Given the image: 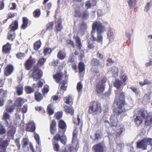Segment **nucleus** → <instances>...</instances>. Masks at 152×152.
<instances>
[{"label":"nucleus","instance_id":"nucleus-34","mask_svg":"<svg viewBox=\"0 0 152 152\" xmlns=\"http://www.w3.org/2000/svg\"><path fill=\"white\" fill-rule=\"evenodd\" d=\"M15 109V106L11 104V103H10L6 107V110L7 113H12L13 110Z\"/></svg>","mask_w":152,"mask_h":152},{"label":"nucleus","instance_id":"nucleus-41","mask_svg":"<svg viewBox=\"0 0 152 152\" xmlns=\"http://www.w3.org/2000/svg\"><path fill=\"white\" fill-rule=\"evenodd\" d=\"M111 72L113 76L115 77H116L118 76V69L116 67L113 66L111 67Z\"/></svg>","mask_w":152,"mask_h":152},{"label":"nucleus","instance_id":"nucleus-30","mask_svg":"<svg viewBox=\"0 0 152 152\" xmlns=\"http://www.w3.org/2000/svg\"><path fill=\"white\" fill-rule=\"evenodd\" d=\"M15 88L18 95H20L23 94V85L19 84Z\"/></svg>","mask_w":152,"mask_h":152},{"label":"nucleus","instance_id":"nucleus-63","mask_svg":"<svg viewBox=\"0 0 152 152\" xmlns=\"http://www.w3.org/2000/svg\"><path fill=\"white\" fill-rule=\"evenodd\" d=\"M25 55L24 53H18L16 55V56L18 58L20 59L23 58L25 56Z\"/></svg>","mask_w":152,"mask_h":152},{"label":"nucleus","instance_id":"nucleus-19","mask_svg":"<svg viewBox=\"0 0 152 152\" xmlns=\"http://www.w3.org/2000/svg\"><path fill=\"white\" fill-rule=\"evenodd\" d=\"M2 119L8 125L10 121V114L7 112L4 111L2 116Z\"/></svg>","mask_w":152,"mask_h":152},{"label":"nucleus","instance_id":"nucleus-18","mask_svg":"<svg viewBox=\"0 0 152 152\" xmlns=\"http://www.w3.org/2000/svg\"><path fill=\"white\" fill-rule=\"evenodd\" d=\"M151 94L152 91H150L145 94L142 100V103L143 104H146L149 102L151 98Z\"/></svg>","mask_w":152,"mask_h":152},{"label":"nucleus","instance_id":"nucleus-24","mask_svg":"<svg viewBox=\"0 0 152 152\" xmlns=\"http://www.w3.org/2000/svg\"><path fill=\"white\" fill-rule=\"evenodd\" d=\"M94 75L93 77L91 78V81L96 83L97 82V80L99 79V77L100 74L98 70H96L94 71L93 73Z\"/></svg>","mask_w":152,"mask_h":152},{"label":"nucleus","instance_id":"nucleus-38","mask_svg":"<svg viewBox=\"0 0 152 152\" xmlns=\"http://www.w3.org/2000/svg\"><path fill=\"white\" fill-rule=\"evenodd\" d=\"M64 108L66 113H70L71 115L74 114V110L71 107L66 105L64 106Z\"/></svg>","mask_w":152,"mask_h":152},{"label":"nucleus","instance_id":"nucleus-37","mask_svg":"<svg viewBox=\"0 0 152 152\" xmlns=\"http://www.w3.org/2000/svg\"><path fill=\"white\" fill-rule=\"evenodd\" d=\"M11 49V46L8 43L4 45L3 48V51L5 53H9Z\"/></svg>","mask_w":152,"mask_h":152},{"label":"nucleus","instance_id":"nucleus-2","mask_svg":"<svg viewBox=\"0 0 152 152\" xmlns=\"http://www.w3.org/2000/svg\"><path fill=\"white\" fill-rule=\"evenodd\" d=\"M91 36L94 41L101 43L103 37L102 33L105 31V28L100 22L99 21L94 22L92 26Z\"/></svg>","mask_w":152,"mask_h":152},{"label":"nucleus","instance_id":"nucleus-35","mask_svg":"<svg viewBox=\"0 0 152 152\" xmlns=\"http://www.w3.org/2000/svg\"><path fill=\"white\" fill-rule=\"evenodd\" d=\"M86 27L87 26L86 23L84 22H82L79 30V31L80 32V33L82 35H83L84 34V32L86 30Z\"/></svg>","mask_w":152,"mask_h":152},{"label":"nucleus","instance_id":"nucleus-61","mask_svg":"<svg viewBox=\"0 0 152 152\" xmlns=\"http://www.w3.org/2000/svg\"><path fill=\"white\" fill-rule=\"evenodd\" d=\"M62 112H58L55 115L56 118L58 120L60 119L62 117Z\"/></svg>","mask_w":152,"mask_h":152},{"label":"nucleus","instance_id":"nucleus-14","mask_svg":"<svg viewBox=\"0 0 152 152\" xmlns=\"http://www.w3.org/2000/svg\"><path fill=\"white\" fill-rule=\"evenodd\" d=\"M92 148L95 152H104L105 147L103 143H101L94 146Z\"/></svg>","mask_w":152,"mask_h":152},{"label":"nucleus","instance_id":"nucleus-44","mask_svg":"<svg viewBox=\"0 0 152 152\" xmlns=\"http://www.w3.org/2000/svg\"><path fill=\"white\" fill-rule=\"evenodd\" d=\"M83 88V85L80 82H79L77 84V89L78 91L79 95H81L82 89Z\"/></svg>","mask_w":152,"mask_h":152},{"label":"nucleus","instance_id":"nucleus-33","mask_svg":"<svg viewBox=\"0 0 152 152\" xmlns=\"http://www.w3.org/2000/svg\"><path fill=\"white\" fill-rule=\"evenodd\" d=\"M67 77L66 76H65V80H63L61 82V89L65 91L66 90L67 86H65V85L67 82Z\"/></svg>","mask_w":152,"mask_h":152},{"label":"nucleus","instance_id":"nucleus-26","mask_svg":"<svg viewBox=\"0 0 152 152\" xmlns=\"http://www.w3.org/2000/svg\"><path fill=\"white\" fill-rule=\"evenodd\" d=\"M107 34V37L109 39V42H111L113 39L114 36L113 29L110 28Z\"/></svg>","mask_w":152,"mask_h":152},{"label":"nucleus","instance_id":"nucleus-7","mask_svg":"<svg viewBox=\"0 0 152 152\" xmlns=\"http://www.w3.org/2000/svg\"><path fill=\"white\" fill-rule=\"evenodd\" d=\"M75 16L79 17H81L83 19H86L88 18L89 14L87 10L84 11L82 13H80V10L79 7L75 8Z\"/></svg>","mask_w":152,"mask_h":152},{"label":"nucleus","instance_id":"nucleus-48","mask_svg":"<svg viewBox=\"0 0 152 152\" xmlns=\"http://www.w3.org/2000/svg\"><path fill=\"white\" fill-rule=\"evenodd\" d=\"M46 61V59L45 58H42L40 59L37 63L38 65L36 66H38V67L39 66H41L43 65Z\"/></svg>","mask_w":152,"mask_h":152},{"label":"nucleus","instance_id":"nucleus-46","mask_svg":"<svg viewBox=\"0 0 152 152\" xmlns=\"http://www.w3.org/2000/svg\"><path fill=\"white\" fill-rule=\"evenodd\" d=\"M94 138H92V136H91V138L94 141L97 142L98 140H100L102 138V136L99 133H96L94 135Z\"/></svg>","mask_w":152,"mask_h":152},{"label":"nucleus","instance_id":"nucleus-27","mask_svg":"<svg viewBox=\"0 0 152 152\" xmlns=\"http://www.w3.org/2000/svg\"><path fill=\"white\" fill-rule=\"evenodd\" d=\"M103 8L104 10H105L104 12L103 13V12H102V11L101 10H98V11H97V13L98 15L102 16L104 14L108 12L109 9V5H108L107 4H106L104 6Z\"/></svg>","mask_w":152,"mask_h":152},{"label":"nucleus","instance_id":"nucleus-1","mask_svg":"<svg viewBox=\"0 0 152 152\" xmlns=\"http://www.w3.org/2000/svg\"><path fill=\"white\" fill-rule=\"evenodd\" d=\"M124 93L120 92L119 93H116L115 99L114 103L117 105L116 108L114 110V113L116 116L120 115L122 118L126 115V112L127 110L124 107Z\"/></svg>","mask_w":152,"mask_h":152},{"label":"nucleus","instance_id":"nucleus-43","mask_svg":"<svg viewBox=\"0 0 152 152\" xmlns=\"http://www.w3.org/2000/svg\"><path fill=\"white\" fill-rule=\"evenodd\" d=\"M29 142L28 139L26 138H24L22 140V144L23 145L22 147L23 149L26 148L28 150V148H27V146L28 145Z\"/></svg>","mask_w":152,"mask_h":152},{"label":"nucleus","instance_id":"nucleus-25","mask_svg":"<svg viewBox=\"0 0 152 152\" xmlns=\"http://www.w3.org/2000/svg\"><path fill=\"white\" fill-rule=\"evenodd\" d=\"M63 27L61 25V22L60 20L56 21V26L55 30L56 31H61Z\"/></svg>","mask_w":152,"mask_h":152},{"label":"nucleus","instance_id":"nucleus-9","mask_svg":"<svg viewBox=\"0 0 152 152\" xmlns=\"http://www.w3.org/2000/svg\"><path fill=\"white\" fill-rule=\"evenodd\" d=\"M32 74V76L34 80L37 81L42 77V72L41 70L39 69L37 66H34Z\"/></svg>","mask_w":152,"mask_h":152},{"label":"nucleus","instance_id":"nucleus-12","mask_svg":"<svg viewBox=\"0 0 152 152\" xmlns=\"http://www.w3.org/2000/svg\"><path fill=\"white\" fill-rule=\"evenodd\" d=\"M74 39L75 40L76 43V46L79 49V51L80 52V57L82 59L84 56L83 51L81 49L82 45L81 42V40L80 38L77 35L74 36Z\"/></svg>","mask_w":152,"mask_h":152},{"label":"nucleus","instance_id":"nucleus-39","mask_svg":"<svg viewBox=\"0 0 152 152\" xmlns=\"http://www.w3.org/2000/svg\"><path fill=\"white\" fill-rule=\"evenodd\" d=\"M72 97L71 95H69L67 97H66L64 99V102L66 104H68L71 105L73 103Z\"/></svg>","mask_w":152,"mask_h":152},{"label":"nucleus","instance_id":"nucleus-54","mask_svg":"<svg viewBox=\"0 0 152 152\" xmlns=\"http://www.w3.org/2000/svg\"><path fill=\"white\" fill-rule=\"evenodd\" d=\"M34 136L37 143L38 145H40V142L39 137V134L35 133H34Z\"/></svg>","mask_w":152,"mask_h":152},{"label":"nucleus","instance_id":"nucleus-11","mask_svg":"<svg viewBox=\"0 0 152 152\" xmlns=\"http://www.w3.org/2000/svg\"><path fill=\"white\" fill-rule=\"evenodd\" d=\"M106 82V78H104L96 85V91L98 93L101 94L103 92L104 90Z\"/></svg>","mask_w":152,"mask_h":152},{"label":"nucleus","instance_id":"nucleus-42","mask_svg":"<svg viewBox=\"0 0 152 152\" xmlns=\"http://www.w3.org/2000/svg\"><path fill=\"white\" fill-rule=\"evenodd\" d=\"M77 130L76 129H75L73 132V137L72 138V146H74V143L76 141L77 138Z\"/></svg>","mask_w":152,"mask_h":152},{"label":"nucleus","instance_id":"nucleus-31","mask_svg":"<svg viewBox=\"0 0 152 152\" xmlns=\"http://www.w3.org/2000/svg\"><path fill=\"white\" fill-rule=\"evenodd\" d=\"M25 102V100L20 98H17L15 102V104L19 107H21Z\"/></svg>","mask_w":152,"mask_h":152},{"label":"nucleus","instance_id":"nucleus-32","mask_svg":"<svg viewBox=\"0 0 152 152\" xmlns=\"http://www.w3.org/2000/svg\"><path fill=\"white\" fill-rule=\"evenodd\" d=\"M57 57L61 60H63L66 57V53L64 50H60L57 54Z\"/></svg>","mask_w":152,"mask_h":152},{"label":"nucleus","instance_id":"nucleus-50","mask_svg":"<svg viewBox=\"0 0 152 152\" xmlns=\"http://www.w3.org/2000/svg\"><path fill=\"white\" fill-rule=\"evenodd\" d=\"M41 43L40 41H38L34 43V48L35 50H38L40 48Z\"/></svg>","mask_w":152,"mask_h":152},{"label":"nucleus","instance_id":"nucleus-15","mask_svg":"<svg viewBox=\"0 0 152 152\" xmlns=\"http://www.w3.org/2000/svg\"><path fill=\"white\" fill-rule=\"evenodd\" d=\"M144 124L146 126H148L152 124V113H149L144 117Z\"/></svg>","mask_w":152,"mask_h":152},{"label":"nucleus","instance_id":"nucleus-58","mask_svg":"<svg viewBox=\"0 0 152 152\" xmlns=\"http://www.w3.org/2000/svg\"><path fill=\"white\" fill-rule=\"evenodd\" d=\"M25 91L27 93L29 94L32 93L33 91V89L30 86H26Z\"/></svg>","mask_w":152,"mask_h":152},{"label":"nucleus","instance_id":"nucleus-22","mask_svg":"<svg viewBox=\"0 0 152 152\" xmlns=\"http://www.w3.org/2000/svg\"><path fill=\"white\" fill-rule=\"evenodd\" d=\"M13 70V66L12 65H8L6 68L5 71V75L6 76L10 75Z\"/></svg>","mask_w":152,"mask_h":152},{"label":"nucleus","instance_id":"nucleus-59","mask_svg":"<svg viewBox=\"0 0 152 152\" xmlns=\"http://www.w3.org/2000/svg\"><path fill=\"white\" fill-rule=\"evenodd\" d=\"M15 143L18 148V149L20 148V138H19L16 139L15 141Z\"/></svg>","mask_w":152,"mask_h":152},{"label":"nucleus","instance_id":"nucleus-47","mask_svg":"<svg viewBox=\"0 0 152 152\" xmlns=\"http://www.w3.org/2000/svg\"><path fill=\"white\" fill-rule=\"evenodd\" d=\"M52 105L49 104L47 107V111L50 115L53 114L54 113V110L52 108Z\"/></svg>","mask_w":152,"mask_h":152},{"label":"nucleus","instance_id":"nucleus-53","mask_svg":"<svg viewBox=\"0 0 152 152\" xmlns=\"http://www.w3.org/2000/svg\"><path fill=\"white\" fill-rule=\"evenodd\" d=\"M53 22H50L48 23L46 26L47 30L48 31L51 30L53 29Z\"/></svg>","mask_w":152,"mask_h":152},{"label":"nucleus","instance_id":"nucleus-17","mask_svg":"<svg viewBox=\"0 0 152 152\" xmlns=\"http://www.w3.org/2000/svg\"><path fill=\"white\" fill-rule=\"evenodd\" d=\"M9 142L8 140H4V138H0V149L5 150L8 145Z\"/></svg>","mask_w":152,"mask_h":152},{"label":"nucleus","instance_id":"nucleus-62","mask_svg":"<svg viewBox=\"0 0 152 152\" xmlns=\"http://www.w3.org/2000/svg\"><path fill=\"white\" fill-rule=\"evenodd\" d=\"M53 148L54 151H59V146L57 143H54L53 144Z\"/></svg>","mask_w":152,"mask_h":152},{"label":"nucleus","instance_id":"nucleus-64","mask_svg":"<svg viewBox=\"0 0 152 152\" xmlns=\"http://www.w3.org/2000/svg\"><path fill=\"white\" fill-rule=\"evenodd\" d=\"M51 52V50L50 48H46L44 50L45 55L50 53Z\"/></svg>","mask_w":152,"mask_h":152},{"label":"nucleus","instance_id":"nucleus-8","mask_svg":"<svg viewBox=\"0 0 152 152\" xmlns=\"http://www.w3.org/2000/svg\"><path fill=\"white\" fill-rule=\"evenodd\" d=\"M116 115H112L110 118V122L107 120H105L104 123L105 125L107 126L116 127L118 122L117 117Z\"/></svg>","mask_w":152,"mask_h":152},{"label":"nucleus","instance_id":"nucleus-20","mask_svg":"<svg viewBox=\"0 0 152 152\" xmlns=\"http://www.w3.org/2000/svg\"><path fill=\"white\" fill-rule=\"evenodd\" d=\"M8 130L7 132L8 135L9 136H10L12 138H13L16 132L15 128L13 126H10L8 127Z\"/></svg>","mask_w":152,"mask_h":152},{"label":"nucleus","instance_id":"nucleus-13","mask_svg":"<svg viewBox=\"0 0 152 152\" xmlns=\"http://www.w3.org/2000/svg\"><path fill=\"white\" fill-rule=\"evenodd\" d=\"M90 109L92 111L94 112L96 111L100 112L101 111L100 104L95 102H94L91 103Z\"/></svg>","mask_w":152,"mask_h":152},{"label":"nucleus","instance_id":"nucleus-57","mask_svg":"<svg viewBox=\"0 0 152 152\" xmlns=\"http://www.w3.org/2000/svg\"><path fill=\"white\" fill-rule=\"evenodd\" d=\"M6 130L4 126L0 124V134H5Z\"/></svg>","mask_w":152,"mask_h":152},{"label":"nucleus","instance_id":"nucleus-49","mask_svg":"<svg viewBox=\"0 0 152 152\" xmlns=\"http://www.w3.org/2000/svg\"><path fill=\"white\" fill-rule=\"evenodd\" d=\"M33 64V61L30 58L28 60L26 63V65L28 69H29L32 66Z\"/></svg>","mask_w":152,"mask_h":152},{"label":"nucleus","instance_id":"nucleus-21","mask_svg":"<svg viewBox=\"0 0 152 152\" xmlns=\"http://www.w3.org/2000/svg\"><path fill=\"white\" fill-rule=\"evenodd\" d=\"M64 76L62 73H58L53 76V77L57 83L59 82L60 81L63 80Z\"/></svg>","mask_w":152,"mask_h":152},{"label":"nucleus","instance_id":"nucleus-5","mask_svg":"<svg viewBox=\"0 0 152 152\" xmlns=\"http://www.w3.org/2000/svg\"><path fill=\"white\" fill-rule=\"evenodd\" d=\"M18 27V22L17 21H15L10 25L9 28L10 30L8 32V39L12 41L15 37L14 31L17 29Z\"/></svg>","mask_w":152,"mask_h":152},{"label":"nucleus","instance_id":"nucleus-55","mask_svg":"<svg viewBox=\"0 0 152 152\" xmlns=\"http://www.w3.org/2000/svg\"><path fill=\"white\" fill-rule=\"evenodd\" d=\"M125 129L123 127H121L119 129L117 130L116 136L117 137H118L120 136L122 133L124 131Z\"/></svg>","mask_w":152,"mask_h":152},{"label":"nucleus","instance_id":"nucleus-36","mask_svg":"<svg viewBox=\"0 0 152 152\" xmlns=\"http://www.w3.org/2000/svg\"><path fill=\"white\" fill-rule=\"evenodd\" d=\"M91 64L92 66H101L102 64L99 60L96 58L93 59L91 61Z\"/></svg>","mask_w":152,"mask_h":152},{"label":"nucleus","instance_id":"nucleus-3","mask_svg":"<svg viewBox=\"0 0 152 152\" xmlns=\"http://www.w3.org/2000/svg\"><path fill=\"white\" fill-rule=\"evenodd\" d=\"M59 132L54 137V140L60 141L61 143L65 145L66 143V137L64 133L66 129V126L65 123L63 121H60L59 123Z\"/></svg>","mask_w":152,"mask_h":152},{"label":"nucleus","instance_id":"nucleus-52","mask_svg":"<svg viewBox=\"0 0 152 152\" xmlns=\"http://www.w3.org/2000/svg\"><path fill=\"white\" fill-rule=\"evenodd\" d=\"M40 15V12L39 9L36 10L33 12L34 17L36 18H38Z\"/></svg>","mask_w":152,"mask_h":152},{"label":"nucleus","instance_id":"nucleus-23","mask_svg":"<svg viewBox=\"0 0 152 152\" xmlns=\"http://www.w3.org/2000/svg\"><path fill=\"white\" fill-rule=\"evenodd\" d=\"M79 73L81 77H83L85 69L84 65L82 62H80L78 65Z\"/></svg>","mask_w":152,"mask_h":152},{"label":"nucleus","instance_id":"nucleus-16","mask_svg":"<svg viewBox=\"0 0 152 152\" xmlns=\"http://www.w3.org/2000/svg\"><path fill=\"white\" fill-rule=\"evenodd\" d=\"M79 147V143L77 142L75 147L73 146L67 147L64 150H61V152H76L77 151Z\"/></svg>","mask_w":152,"mask_h":152},{"label":"nucleus","instance_id":"nucleus-51","mask_svg":"<svg viewBox=\"0 0 152 152\" xmlns=\"http://www.w3.org/2000/svg\"><path fill=\"white\" fill-rule=\"evenodd\" d=\"M136 0H128V2L130 7H134L136 4Z\"/></svg>","mask_w":152,"mask_h":152},{"label":"nucleus","instance_id":"nucleus-40","mask_svg":"<svg viewBox=\"0 0 152 152\" xmlns=\"http://www.w3.org/2000/svg\"><path fill=\"white\" fill-rule=\"evenodd\" d=\"M23 24L21 26V29H25L27 27L28 24V19L26 17H24L23 18Z\"/></svg>","mask_w":152,"mask_h":152},{"label":"nucleus","instance_id":"nucleus-56","mask_svg":"<svg viewBox=\"0 0 152 152\" xmlns=\"http://www.w3.org/2000/svg\"><path fill=\"white\" fill-rule=\"evenodd\" d=\"M134 93H135L136 94H138L139 93V90L136 88L134 86H132L130 88Z\"/></svg>","mask_w":152,"mask_h":152},{"label":"nucleus","instance_id":"nucleus-10","mask_svg":"<svg viewBox=\"0 0 152 152\" xmlns=\"http://www.w3.org/2000/svg\"><path fill=\"white\" fill-rule=\"evenodd\" d=\"M150 138H145L142 140L137 142V147L143 150L146 149L147 145H150Z\"/></svg>","mask_w":152,"mask_h":152},{"label":"nucleus","instance_id":"nucleus-29","mask_svg":"<svg viewBox=\"0 0 152 152\" xmlns=\"http://www.w3.org/2000/svg\"><path fill=\"white\" fill-rule=\"evenodd\" d=\"M35 127L34 122H30L27 125L26 129L27 131L33 132L35 131Z\"/></svg>","mask_w":152,"mask_h":152},{"label":"nucleus","instance_id":"nucleus-60","mask_svg":"<svg viewBox=\"0 0 152 152\" xmlns=\"http://www.w3.org/2000/svg\"><path fill=\"white\" fill-rule=\"evenodd\" d=\"M88 47L89 49H91L94 47V43L93 41H91V42H90L88 40Z\"/></svg>","mask_w":152,"mask_h":152},{"label":"nucleus","instance_id":"nucleus-45","mask_svg":"<svg viewBox=\"0 0 152 152\" xmlns=\"http://www.w3.org/2000/svg\"><path fill=\"white\" fill-rule=\"evenodd\" d=\"M35 99L38 102L41 100L42 99V95L39 92H36L35 93Z\"/></svg>","mask_w":152,"mask_h":152},{"label":"nucleus","instance_id":"nucleus-4","mask_svg":"<svg viewBox=\"0 0 152 152\" xmlns=\"http://www.w3.org/2000/svg\"><path fill=\"white\" fill-rule=\"evenodd\" d=\"M134 122L137 126L141 124L144 120V117L147 114V112L140 109H135L134 111Z\"/></svg>","mask_w":152,"mask_h":152},{"label":"nucleus","instance_id":"nucleus-6","mask_svg":"<svg viewBox=\"0 0 152 152\" xmlns=\"http://www.w3.org/2000/svg\"><path fill=\"white\" fill-rule=\"evenodd\" d=\"M127 79V77L126 75H123L122 76L121 78V80H122V82H121V80H119L118 79H116L115 80V81L113 83V85L117 89V90L115 91V96L116 95V93H119L120 92H123L121 91H119L118 90V88H121L120 87L122 85H125V82H126Z\"/></svg>","mask_w":152,"mask_h":152},{"label":"nucleus","instance_id":"nucleus-28","mask_svg":"<svg viewBox=\"0 0 152 152\" xmlns=\"http://www.w3.org/2000/svg\"><path fill=\"white\" fill-rule=\"evenodd\" d=\"M56 130V124L55 120L52 121L50 126V131L51 134H54Z\"/></svg>","mask_w":152,"mask_h":152}]
</instances>
